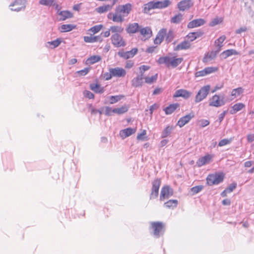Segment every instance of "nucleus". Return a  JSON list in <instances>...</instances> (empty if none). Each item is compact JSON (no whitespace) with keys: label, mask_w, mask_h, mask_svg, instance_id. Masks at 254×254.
I'll return each instance as SVG.
<instances>
[{"label":"nucleus","mask_w":254,"mask_h":254,"mask_svg":"<svg viewBox=\"0 0 254 254\" xmlns=\"http://www.w3.org/2000/svg\"><path fill=\"white\" fill-rule=\"evenodd\" d=\"M183 61L182 58L165 56L160 57L157 61L159 64H165L168 67L175 68L179 65Z\"/></svg>","instance_id":"obj_1"},{"label":"nucleus","mask_w":254,"mask_h":254,"mask_svg":"<svg viewBox=\"0 0 254 254\" xmlns=\"http://www.w3.org/2000/svg\"><path fill=\"white\" fill-rule=\"evenodd\" d=\"M224 177L223 173L210 174L206 178L207 183L210 186L218 185L223 181Z\"/></svg>","instance_id":"obj_2"},{"label":"nucleus","mask_w":254,"mask_h":254,"mask_svg":"<svg viewBox=\"0 0 254 254\" xmlns=\"http://www.w3.org/2000/svg\"><path fill=\"white\" fill-rule=\"evenodd\" d=\"M171 4L169 0L163 1H151L147 4L148 9L164 8L167 7Z\"/></svg>","instance_id":"obj_3"},{"label":"nucleus","mask_w":254,"mask_h":254,"mask_svg":"<svg viewBox=\"0 0 254 254\" xmlns=\"http://www.w3.org/2000/svg\"><path fill=\"white\" fill-rule=\"evenodd\" d=\"M210 89L209 85H206L202 87L198 92L195 98V102L198 103L205 99L209 93Z\"/></svg>","instance_id":"obj_4"},{"label":"nucleus","mask_w":254,"mask_h":254,"mask_svg":"<svg viewBox=\"0 0 254 254\" xmlns=\"http://www.w3.org/2000/svg\"><path fill=\"white\" fill-rule=\"evenodd\" d=\"M112 43L117 47H124L126 46V42L120 34H112L111 38Z\"/></svg>","instance_id":"obj_5"},{"label":"nucleus","mask_w":254,"mask_h":254,"mask_svg":"<svg viewBox=\"0 0 254 254\" xmlns=\"http://www.w3.org/2000/svg\"><path fill=\"white\" fill-rule=\"evenodd\" d=\"M151 228L153 230V234L156 238H158L163 233L164 225L162 222H156L151 223Z\"/></svg>","instance_id":"obj_6"},{"label":"nucleus","mask_w":254,"mask_h":254,"mask_svg":"<svg viewBox=\"0 0 254 254\" xmlns=\"http://www.w3.org/2000/svg\"><path fill=\"white\" fill-rule=\"evenodd\" d=\"M26 0H16L11 3L9 6L12 11H19L24 10L26 6Z\"/></svg>","instance_id":"obj_7"},{"label":"nucleus","mask_w":254,"mask_h":254,"mask_svg":"<svg viewBox=\"0 0 254 254\" xmlns=\"http://www.w3.org/2000/svg\"><path fill=\"white\" fill-rule=\"evenodd\" d=\"M160 184L161 180L160 179H156L153 181L152 183V192L150 196V199H154L157 197Z\"/></svg>","instance_id":"obj_8"},{"label":"nucleus","mask_w":254,"mask_h":254,"mask_svg":"<svg viewBox=\"0 0 254 254\" xmlns=\"http://www.w3.org/2000/svg\"><path fill=\"white\" fill-rule=\"evenodd\" d=\"M173 193V190L169 186H165L161 189L160 199L164 200L172 196Z\"/></svg>","instance_id":"obj_9"},{"label":"nucleus","mask_w":254,"mask_h":254,"mask_svg":"<svg viewBox=\"0 0 254 254\" xmlns=\"http://www.w3.org/2000/svg\"><path fill=\"white\" fill-rule=\"evenodd\" d=\"M118 12L123 14L125 17L127 16L131 10L132 6L130 3L124 5H120L117 7Z\"/></svg>","instance_id":"obj_10"},{"label":"nucleus","mask_w":254,"mask_h":254,"mask_svg":"<svg viewBox=\"0 0 254 254\" xmlns=\"http://www.w3.org/2000/svg\"><path fill=\"white\" fill-rule=\"evenodd\" d=\"M109 71L111 72V75L114 77H124L126 75V71L121 67L110 68Z\"/></svg>","instance_id":"obj_11"},{"label":"nucleus","mask_w":254,"mask_h":254,"mask_svg":"<svg viewBox=\"0 0 254 254\" xmlns=\"http://www.w3.org/2000/svg\"><path fill=\"white\" fill-rule=\"evenodd\" d=\"M138 51L137 48H133L131 50L127 52L120 51L118 53V55L125 59H128L132 58Z\"/></svg>","instance_id":"obj_12"},{"label":"nucleus","mask_w":254,"mask_h":254,"mask_svg":"<svg viewBox=\"0 0 254 254\" xmlns=\"http://www.w3.org/2000/svg\"><path fill=\"white\" fill-rule=\"evenodd\" d=\"M225 102L223 100H220V97L217 95H215L210 99L209 102V106L219 107L225 104Z\"/></svg>","instance_id":"obj_13"},{"label":"nucleus","mask_w":254,"mask_h":254,"mask_svg":"<svg viewBox=\"0 0 254 254\" xmlns=\"http://www.w3.org/2000/svg\"><path fill=\"white\" fill-rule=\"evenodd\" d=\"M193 113L191 112L190 114L181 118L177 123V125L180 127H183L186 124L188 123L194 117Z\"/></svg>","instance_id":"obj_14"},{"label":"nucleus","mask_w":254,"mask_h":254,"mask_svg":"<svg viewBox=\"0 0 254 254\" xmlns=\"http://www.w3.org/2000/svg\"><path fill=\"white\" fill-rule=\"evenodd\" d=\"M193 5L191 0H183L178 3V8L181 11H185Z\"/></svg>","instance_id":"obj_15"},{"label":"nucleus","mask_w":254,"mask_h":254,"mask_svg":"<svg viewBox=\"0 0 254 254\" xmlns=\"http://www.w3.org/2000/svg\"><path fill=\"white\" fill-rule=\"evenodd\" d=\"M205 21L202 18H199L192 20L187 25L188 28H193L204 25Z\"/></svg>","instance_id":"obj_16"},{"label":"nucleus","mask_w":254,"mask_h":254,"mask_svg":"<svg viewBox=\"0 0 254 254\" xmlns=\"http://www.w3.org/2000/svg\"><path fill=\"white\" fill-rule=\"evenodd\" d=\"M192 93L185 89H179L175 92L174 95L175 97H182L185 99H188L191 95Z\"/></svg>","instance_id":"obj_17"},{"label":"nucleus","mask_w":254,"mask_h":254,"mask_svg":"<svg viewBox=\"0 0 254 254\" xmlns=\"http://www.w3.org/2000/svg\"><path fill=\"white\" fill-rule=\"evenodd\" d=\"M211 155L208 154L200 158H199L196 162V164L198 167H201L203 165L209 163L212 159Z\"/></svg>","instance_id":"obj_18"},{"label":"nucleus","mask_w":254,"mask_h":254,"mask_svg":"<svg viewBox=\"0 0 254 254\" xmlns=\"http://www.w3.org/2000/svg\"><path fill=\"white\" fill-rule=\"evenodd\" d=\"M84 42L86 43H95L97 42H101L103 41V38L101 35L84 36L83 37Z\"/></svg>","instance_id":"obj_19"},{"label":"nucleus","mask_w":254,"mask_h":254,"mask_svg":"<svg viewBox=\"0 0 254 254\" xmlns=\"http://www.w3.org/2000/svg\"><path fill=\"white\" fill-rule=\"evenodd\" d=\"M167 34V30L166 29H161L158 33L154 42L155 44H160L163 40L164 36Z\"/></svg>","instance_id":"obj_20"},{"label":"nucleus","mask_w":254,"mask_h":254,"mask_svg":"<svg viewBox=\"0 0 254 254\" xmlns=\"http://www.w3.org/2000/svg\"><path fill=\"white\" fill-rule=\"evenodd\" d=\"M140 26L137 23H130L127 28V32L129 34L135 33L139 31Z\"/></svg>","instance_id":"obj_21"},{"label":"nucleus","mask_w":254,"mask_h":254,"mask_svg":"<svg viewBox=\"0 0 254 254\" xmlns=\"http://www.w3.org/2000/svg\"><path fill=\"white\" fill-rule=\"evenodd\" d=\"M135 131V128L128 127L122 130L120 132V135L122 138H125L134 133Z\"/></svg>","instance_id":"obj_22"},{"label":"nucleus","mask_w":254,"mask_h":254,"mask_svg":"<svg viewBox=\"0 0 254 254\" xmlns=\"http://www.w3.org/2000/svg\"><path fill=\"white\" fill-rule=\"evenodd\" d=\"M57 14L60 16V21H64L73 17L72 13L67 10L60 11Z\"/></svg>","instance_id":"obj_23"},{"label":"nucleus","mask_w":254,"mask_h":254,"mask_svg":"<svg viewBox=\"0 0 254 254\" xmlns=\"http://www.w3.org/2000/svg\"><path fill=\"white\" fill-rule=\"evenodd\" d=\"M124 17L122 13L118 12V8L116 7L112 20L115 22L122 23L124 21Z\"/></svg>","instance_id":"obj_24"},{"label":"nucleus","mask_w":254,"mask_h":254,"mask_svg":"<svg viewBox=\"0 0 254 254\" xmlns=\"http://www.w3.org/2000/svg\"><path fill=\"white\" fill-rule=\"evenodd\" d=\"M139 31L140 32V33L141 35L146 38H150L152 35L151 29L148 27L145 28H141L140 27Z\"/></svg>","instance_id":"obj_25"},{"label":"nucleus","mask_w":254,"mask_h":254,"mask_svg":"<svg viewBox=\"0 0 254 254\" xmlns=\"http://www.w3.org/2000/svg\"><path fill=\"white\" fill-rule=\"evenodd\" d=\"M179 105L178 103L173 104L170 105L169 106L164 109L166 114L170 115L173 113L178 108H179Z\"/></svg>","instance_id":"obj_26"},{"label":"nucleus","mask_w":254,"mask_h":254,"mask_svg":"<svg viewBox=\"0 0 254 254\" xmlns=\"http://www.w3.org/2000/svg\"><path fill=\"white\" fill-rule=\"evenodd\" d=\"M190 47V44L189 42L184 41L178 44L174 49L175 51L188 49Z\"/></svg>","instance_id":"obj_27"},{"label":"nucleus","mask_w":254,"mask_h":254,"mask_svg":"<svg viewBox=\"0 0 254 254\" xmlns=\"http://www.w3.org/2000/svg\"><path fill=\"white\" fill-rule=\"evenodd\" d=\"M143 83V77H141V76H137L131 81L132 86L135 87L141 86Z\"/></svg>","instance_id":"obj_28"},{"label":"nucleus","mask_w":254,"mask_h":254,"mask_svg":"<svg viewBox=\"0 0 254 254\" xmlns=\"http://www.w3.org/2000/svg\"><path fill=\"white\" fill-rule=\"evenodd\" d=\"M203 34V32L200 31H197L194 32H191L188 34L187 37L190 41H193L196 38L201 37Z\"/></svg>","instance_id":"obj_29"},{"label":"nucleus","mask_w":254,"mask_h":254,"mask_svg":"<svg viewBox=\"0 0 254 254\" xmlns=\"http://www.w3.org/2000/svg\"><path fill=\"white\" fill-rule=\"evenodd\" d=\"M76 26L73 24H63L60 27L61 32H66L75 28Z\"/></svg>","instance_id":"obj_30"},{"label":"nucleus","mask_w":254,"mask_h":254,"mask_svg":"<svg viewBox=\"0 0 254 254\" xmlns=\"http://www.w3.org/2000/svg\"><path fill=\"white\" fill-rule=\"evenodd\" d=\"M128 110V107L127 105L123 106L120 108L113 109V113L119 115L123 114L127 112Z\"/></svg>","instance_id":"obj_31"},{"label":"nucleus","mask_w":254,"mask_h":254,"mask_svg":"<svg viewBox=\"0 0 254 254\" xmlns=\"http://www.w3.org/2000/svg\"><path fill=\"white\" fill-rule=\"evenodd\" d=\"M112 7V5L111 4H107L98 7L96 10L98 13H102L111 10Z\"/></svg>","instance_id":"obj_32"},{"label":"nucleus","mask_w":254,"mask_h":254,"mask_svg":"<svg viewBox=\"0 0 254 254\" xmlns=\"http://www.w3.org/2000/svg\"><path fill=\"white\" fill-rule=\"evenodd\" d=\"M243 91L244 89L241 87H239L238 88L233 89L231 94V96L232 97L231 100H233L235 98L240 95L243 93Z\"/></svg>","instance_id":"obj_33"},{"label":"nucleus","mask_w":254,"mask_h":254,"mask_svg":"<svg viewBox=\"0 0 254 254\" xmlns=\"http://www.w3.org/2000/svg\"><path fill=\"white\" fill-rule=\"evenodd\" d=\"M110 31H111L113 34L116 33L120 34L123 32L124 31V28L121 26H112L110 27Z\"/></svg>","instance_id":"obj_34"},{"label":"nucleus","mask_w":254,"mask_h":254,"mask_svg":"<svg viewBox=\"0 0 254 254\" xmlns=\"http://www.w3.org/2000/svg\"><path fill=\"white\" fill-rule=\"evenodd\" d=\"M238 54V52L236 50H233V49L226 50L222 53V56L225 59H226V58H228V57L232 56L233 55H236Z\"/></svg>","instance_id":"obj_35"},{"label":"nucleus","mask_w":254,"mask_h":254,"mask_svg":"<svg viewBox=\"0 0 254 254\" xmlns=\"http://www.w3.org/2000/svg\"><path fill=\"white\" fill-rule=\"evenodd\" d=\"M226 39V36L224 35H223L221 37H220L216 41L215 44L216 45V47L218 48V51L217 52H218L219 51H220L221 48L223 47L222 43Z\"/></svg>","instance_id":"obj_36"},{"label":"nucleus","mask_w":254,"mask_h":254,"mask_svg":"<svg viewBox=\"0 0 254 254\" xmlns=\"http://www.w3.org/2000/svg\"><path fill=\"white\" fill-rule=\"evenodd\" d=\"M90 89L96 93H102L104 92L103 88L101 87L99 84H90Z\"/></svg>","instance_id":"obj_37"},{"label":"nucleus","mask_w":254,"mask_h":254,"mask_svg":"<svg viewBox=\"0 0 254 254\" xmlns=\"http://www.w3.org/2000/svg\"><path fill=\"white\" fill-rule=\"evenodd\" d=\"M178 204V200L176 199L169 200L167 202H165L164 204L166 207L171 208H174L177 206Z\"/></svg>","instance_id":"obj_38"},{"label":"nucleus","mask_w":254,"mask_h":254,"mask_svg":"<svg viewBox=\"0 0 254 254\" xmlns=\"http://www.w3.org/2000/svg\"><path fill=\"white\" fill-rule=\"evenodd\" d=\"M61 41L59 39H57L51 42H48L46 44L47 47H50L51 46V48H55L59 46L61 44Z\"/></svg>","instance_id":"obj_39"},{"label":"nucleus","mask_w":254,"mask_h":254,"mask_svg":"<svg viewBox=\"0 0 254 254\" xmlns=\"http://www.w3.org/2000/svg\"><path fill=\"white\" fill-rule=\"evenodd\" d=\"M182 19L183 15L181 13H179L171 18V22L173 23L178 24L179 23Z\"/></svg>","instance_id":"obj_40"},{"label":"nucleus","mask_w":254,"mask_h":254,"mask_svg":"<svg viewBox=\"0 0 254 254\" xmlns=\"http://www.w3.org/2000/svg\"><path fill=\"white\" fill-rule=\"evenodd\" d=\"M174 129L173 127L168 126L164 130L162 131V137L165 138L168 136L171 133L172 130Z\"/></svg>","instance_id":"obj_41"},{"label":"nucleus","mask_w":254,"mask_h":254,"mask_svg":"<svg viewBox=\"0 0 254 254\" xmlns=\"http://www.w3.org/2000/svg\"><path fill=\"white\" fill-rule=\"evenodd\" d=\"M244 107V104L241 103L235 104L232 107L233 112L231 111V114L236 113V112L242 110Z\"/></svg>","instance_id":"obj_42"},{"label":"nucleus","mask_w":254,"mask_h":254,"mask_svg":"<svg viewBox=\"0 0 254 254\" xmlns=\"http://www.w3.org/2000/svg\"><path fill=\"white\" fill-rule=\"evenodd\" d=\"M124 96L123 95H116L111 96L109 97L110 99V103L111 104H114L121 100Z\"/></svg>","instance_id":"obj_43"},{"label":"nucleus","mask_w":254,"mask_h":254,"mask_svg":"<svg viewBox=\"0 0 254 254\" xmlns=\"http://www.w3.org/2000/svg\"><path fill=\"white\" fill-rule=\"evenodd\" d=\"M158 74L156 73L151 77H146L145 78V82L148 84H151L155 82L157 79Z\"/></svg>","instance_id":"obj_44"},{"label":"nucleus","mask_w":254,"mask_h":254,"mask_svg":"<svg viewBox=\"0 0 254 254\" xmlns=\"http://www.w3.org/2000/svg\"><path fill=\"white\" fill-rule=\"evenodd\" d=\"M101 60L100 57L98 56H93L88 58L87 60V62L88 64H93L96 62H98Z\"/></svg>","instance_id":"obj_45"},{"label":"nucleus","mask_w":254,"mask_h":254,"mask_svg":"<svg viewBox=\"0 0 254 254\" xmlns=\"http://www.w3.org/2000/svg\"><path fill=\"white\" fill-rule=\"evenodd\" d=\"M103 25L100 24V25H95L91 28H90L88 30L89 32H92L93 34H96L98 33L99 31H100L101 29L103 28Z\"/></svg>","instance_id":"obj_46"},{"label":"nucleus","mask_w":254,"mask_h":254,"mask_svg":"<svg viewBox=\"0 0 254 254\" xmlns=\"http://www.w3.org/2000/svg\"><path fill=\"white\" fill-rule=\"evenodd\" d=\"M174 38V32L172 30H170L167 34L166 41L167 43L171 42Z\"/></svg>","instance_id":"obj_47"},{"label":"nucleus","mask_w":254,"mask_h":254,"mask_svg":"<svg viewBox=\"0 0 254 254\" xmlns=\"http://www.w3.org/2000/svg\"><path fill=\"white\" fill-rule=\"evenodd\" d=\"M233 140L232 138H230L229 139H223L220 141V142L218 143L219 146L222 147L223 146H225L226 145L230 144L232 141Z\"/></svg>","instance_id":"obj_48"},{"label":"nucleus","mask_w":254,"mask_h":254,"mask_svg":"<svg viewBox=\"0 0 254 254\" xmlns=\"http://www.w3.org/2000/svg\"><path fill=\"white\" fill-rule=\"evenodd\" d=\"M39 2L41 5L51 6L54 2V0H40Z\"/></svg>","instance_id":"obj_49"},{"label":"nucleus","mask_w":254,"mask_h":254,"mask_svg":"<svg viewBox=\"0 0 254 254\" xmlns=\"http://www.w3.org/2000/svg\"><path fill=\"white\" fill-rule=\"evenodd\" d=\"M203 189L202 186H197L194 187H192L191 189V191L192 192V194H195L199 191H200Z\"/></svg>","instance_id":"obj_50"},{"label":"nucleus","mask_w":254,"mask_h":254,"mask_svg":"<svg viewBox=\"0 0 254 254\" xmlns=\"http://www.w3.org/2000/svg\"><path fill=\"white\" fill-rule=\"evenodd\" d=\"M204 70H205V74L207 75L217 71V68L214 67H207L205 68Z\"/></svg>","instance_id":"obj_51"},{"label":"nucleus","mask_w":254,"mask_h":254,"mask_svg":"<svg viewBox=\"0 0 254 254\" xmlns=\"http://www.w3.org/2000/svg\"><path fill=\"white\" fill-rule=\"evenodd\" d=\"M216 54H214L213 52H211V53L207 54L203 59L204 62H208L209 60L213 59L215 56Z\"/></svg>","instance_id":"obj_52"},{"label":"nucleus","mask_w":254,"mask_h":254,"mask_svg":"<svg viewBox=\"0 0 254 254\" xmlns=\"http://www.w3.org/2000/svg\"><path fill=\"white\" fill-rule=\"evenodd\" d=\"M237 187V184L235 183L231 184L227 188H226V191H227L228 193H230L236 189Z\"/></svg>","instance_id":"obj_53"},{"label":"nucleus","mask_w":254,"mask_h":254,"mask_svg":"<svg viewBox=\"0 0 254 254\" xmlns=\"http://www.w3.org/2000/svg\"><path fill=\"white\" fill-rule=\"evenodd\" d=\"M146 134V131L145 130H143L141 133L138 134L137 136V139L138 140H144L145 139V135Z\"/></svg>","instance_id":"obj_54"},{"label":"nucleus","mask_w":254,"mask_h":254,"mask_svg":"<svg viewBox=\"0 0 254 254\" xmlns=\"http://www.w3.org/2000/svg\"><path fill=\"white\" fill-rule=\"evenodd\" d=\"M90 68H85L83 69H82L81 70L78 71L77 73L80 76L85 75L86 74L88 73L89 71Z\"/></svg>","instance_id":"obj_55"},{"label":"nucleus","mask_w":254,"mask_h":254,"mask_svg":"<svg viewBox=\"0 0 254 254\" xmlns=\"http://www.w3.org/2000/svg\"><path fill=\"white\" fill-rule=\"evenodd\" d=\"M221 21H222V20H221L220 18H214L210 22V25L211 26H214L216 25L217 24L220 23Z\"/></svg>","instance_id":"obj_56"},{"label":"nucleus","mask_w":254,"mask_h":254,"mask_svg":"<svg viewBox=\"0 0 254 254\" xmlns=\"http://www.w3.org/2000/svg\"><path fill=\"white\" fill-rule=\"evenodd\" d=\"M112 113H113V109L110 107H106L105 108V114L107 116H111Z\"/></svg>","instance_id":"obj_57"},{"label":"nucleus","mask_w":254,"mask_h":254,"mask_svg":"<svg viewBox=\"0 0 254 254\" xmlns=\"http://www.w3.org/2000/svg\"><path fill=\"white\" fill-rule=\"evenodd\" d=\"M84 95L85 97L89 98V99H93L94 98V94L89 91L86 90L84 92Z\"/></svg>","instance_id":"obj_58"},{"label":"nucleus","mask_w":254,"mask_h":254,"mask_svg":"<svg viewBox=\"0 0 254 254\" xmlns=\"http://www.w3.org/2000/svg\"><path fill=\"white\" fill-rule=\"evenodd\" d=\"M199 125L202 127H205L209 124V121L207 120H201L199 121Z\"/></svg>","instance_id":"obj_59"},{"label":"nucleus","mask_w":254,"mask_h":254,"mask_svg":"<svg viewBox=\"0 0 254 254\" xmlns=\"http://www.w3.org/2000/svg\"><path fill=\"white\" fill-rule=\"evenodd\" d=\"M205 75H206V74H205V72L204 69L200 70V71H197L195 73V76L196 77H200V76H204Z\"/></svg>","instance_id":"obj_60"},{"label":"nucleus","mask_w":254,"mask_h":254,"mask_svg":"<svg viewBox=\"0 0 254 254\" xmlns=\"http://www.w3.org/2000/svg\"><path fill=\"white\" fill-rule=\"evenodd\" d=\"M52 6H53L55 7V9L57 10V13L60 11L61 9L60 6L57 3V1L55 0H54V2H53V4Z\"/></svg>","instance_id":"obj_61"},{"label":"nucleus","mask_w":254,"mask_h":254,"mask_svg":"<svg viewBox=\"0 0 254 254\" xmlns=\"http://www.w3.org/2000/svg\"><path fill=\"white\" fill-rule=\"evenodd\" d=\"M104 77L106 80H108L112 78L113 75H111V72L109 71V72L104 73Z\"/></svg>","instance_id":"obj_62"},{"label":"nucleus","mask_w":254,"mask_h":254,"mask_svg":"<svg viewBox=\"0 0 254 254\" xmlns=\"http://www.w3.org/2000/svg\"><path fill=\"white\" fill-rule=\"evenodd\" d=\"M158 107V106L157 104H153V105L151 106L149 108V111L150 112V114H152L153 111L157 109Z\"/></svg>","instance_id":"obj_63"},{"label":"nucleus","mask_w":254,"mask_h":254,"mask_svg":"<svg viewBox=\"0 0 254 254\" xmlns=\"http://www.w3.org/2000/svg\"><path fill=\"white\" fill-rule=\"evenodd\" d=\"M248 141L250 142H252L254 141V134H249L247 136Z\"/></svg>","instance_id":"obj_64"}]
</instances>
